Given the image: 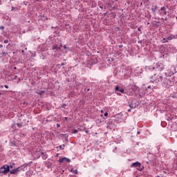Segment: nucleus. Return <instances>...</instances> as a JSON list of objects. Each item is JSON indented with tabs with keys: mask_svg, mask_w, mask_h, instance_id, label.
I'll use <instances>...</instances> for the list:
<instances>
[{
	"mask_svg": "<svg viewBox=\"0 0 177 177\" xmlns=\"http://www.w3.org/2000/svg\"><path fill=\"white\" fill-rule=\"evenodd\" d=\"M164 80V76L161 73H155L150 77V82L155 84L156 85H159Z\"/></svg>",
	"mask_w": 177,
	"mask_h": 177,
	"instance_id": "1",
	"label": "nucleus"
},
{
	"mask_svg": "<svg viewBox=\"0 0 177 177\" xmlns=\"http://www.w3.org/2000/svg\"><path fill=\"white\" fill-rule=\"evenodd\" d=\"M19 171H27V165H23L16 169H11L10 173L12 174H17Z\"/></svg>",
	"mask_w": 177,
	"mask_h": 177,
	"instance_id": "2",
	"label": "nucleus"
},
{
	"mask_svg": "<svg viewBox=\"0 0 177 177\" xmlns=\"http://www.w3.org/2000/svg\"><path fill=\"white\" fill-rule=\"evenodd\" d=\"M133 167H134V168H137L138 171H143V169L145 168V167L142 166V163L139 162L132 163L131 165V167L133 168Z\"/></svg>",
	"mask_w": 177,
	"mask_h": 177,
	"instance_id": "3",
	"label": "nucleus"
},
{
	"mask_svg": "<svg viewBox=\"0 0 177 177\" xmlns=\"http://www.w3.org/2000/svg\"><path fill=\"white\" fill-rule=\"evenodd\" d=\"M8 172H9V165H4L1 167L0 174H1V175H6Z\"/></svg>",
	"mask_w": 177,
	"mask_h": 177,
	"instance_id": "4",
	"label": "nucleus"
},
{
	"mask_svg": "<svg viewBox=\"0 0 177 177\" xmlns=\"http://www.w3.org/2000/svg\"><path fill=\"white\" fill-rule=\"evenodd\" d=\"M160 15L165 16L167 15V7H162L160 10Z\"/></svg>",
	"mask_w": 177,
	"mask_h": 177,
	"instance_id": "5",
	"label": "nucleus"
},
{
	"mask_svg": "<svg viewBox=\"0 0 177 177\" xmlns=\"http://www.w3.org/2000/svg\"><path fill=\"white\" fill-rule=\"evenodd\" d=\"M156 68H158L159 71H162V70H164V64L161 62L156 63Z\"/></svg>",
	"mask_w": 177,
	"mask_h": 177,
	"instance_id": "6",
	"label": "nucleus"
},
{
	"mask_svg": "<svg viewBox=\"0 0 177 177\" xmlns=\"http://www.w3.org/2000/svg\"><path fill=\"white\" fill-rule=\"evenodd\" d=\"M115 91L116 92H120V93H124V92L125 91V90L124 89V88H120V86H117L115 88Z\"/></svg>",
	"mask_w": 177,
	"mask_h": 177,
	"instance_id": "7",
	"label": "nucleus"
},
{
	"mask_svg": "<svg viewBox=\"0 0 177 177\" xmlns=\"http://www.w3.org/2000/svg\"><path fill=\"white\" fill-rule=\"evenodd\" d=\"M154 66H146L145 69L147 71H154Z\"/></svg>",
	"mask_w": 177,
	"mask_h": 177,
	"instance_id": "8",
	"label": "nucleus"
},
{
	"mask_svg": "<svg viewBox=\"0 0 177 177\" xmlns=\"http://www.w3.org/2000/svg\"><path fill=\"white\" fill-rule=\"evenodd\" d=\"M158 8L156 6H153L152 8H151V10L153 12V13H156V10H157Z\"/></svg>",
	"mask_w": 177,
	"mask_h": 177,
	"instance_id": "9",
	"label": "nucleus"
},
{
	"mask_svg": "<svg viewBox=\"0 0 177 177\" xmlns=\"http://www.w3.org/2000/svg\"><path fill=\"white\" fill-rule=\"evenodd\" d=\"M129 107L131 108V109H135V107H136V104H134V103H131V104H129Z\"/></svg>",
	"mask_w": 177,
	"mask_h": 177,
	"instance_id": "10",
	"label": "nucleus"
},
{
	"mask_svg": "<svg viewBox=\"0 0 177 177\" xmlns=\"http://www.w3.org/2000/svg\"><path fill=\"white\" fill-rule=\"evenodd\" d=\"M71 172H72V174H78V170L77 169H71Z\"/></svg>",
	"mask_w": 177,
	"mask_h": 177,
	"instance_id": "11",
	"label": "nucleus"
},
{
	"mask_svg": "<svg viewBox=\"0 0 177 177\" xmlns=\"http://www.w3.org/2000/svg\"><path fill=\"white\" fill-rule=\"evenodd\" d=\"M78 131H81V129H75L72 131V133H78Z\"/></svg>",
	"mask_w": 177,
	"mask_h": 177,
	"instance_id": "12",
	"label": "nucleus"
},
{
	"mask_svg": "<svg viewBox=\"0 0 177 177\" xmlns=\"http://www.w3.org/2000/svg\"><path fill=\"white\" fill-rule=\"evenodd\" d=\"M42 158H43V160H46V158H48V155L43 153Z\"/></svg>",
	"mask_w": 177,
	"mask_h": 177,
	"instance_id": "13",
	"label": "nucleus"
},
{
	"mask_svg": "<svg viewBox=\"0 0 177 177\" xmlns=\"http://www.w3.org/2000/svg\"><path fill=\"white\" fill-rule=\"evenodd\" d=\"M64 147H66V145H60V146H59V149H60L61 150H64Z\"/></svg>",
	"mask_w": 177,
	"mask_h": 177,
	"instance_id": "14",
	"label": "nucleus"
},
{
	"mask_svg": "<svg viewBox=\"0 0 177 177\" xmlns=\"http://www.w3.org/2000/svg\"><path fill=\"white\" fill-rule=\"evenodd\" d=\"M64 161H66V162H70L71 161V160H70V158H64Z\"/></svg>",
	"mask_w": 177,
	"mask_h": 177,
	"instance_id": "15",
	"label": "nucleus"
},
{
	"mask_svg": "<svg viewBox=\"0 0 177 177\" xmlns=\"http://www.w3.org/2000/svg\"><path fill=\"white\" fill-rule=\"evenodd\" d=\"M53 50H55V52L57 51L58 50H57V46H53Z\"/></svg>",
	"mask_w": 177,
	"mask_h": 177,
	"instance_id": "16",
	"label": "nucleus"
},
{
	"mask_svg": "<svg viewBox=\"0 0 177 177\" xmlns=\"http://www.w3.org/2000/svg\"><path fill=\"white\" fill-rule=\"evenodd\" d=\"M58 161L59 162H63L64 161V158H60Z\"/></svg>",
	"mask_w": 177,
	"mask_h": 177,
	"instance_id": "17",
	"label": "nucleus"
},
{
	"mask_svg": "<svg viewBox=\"0 0 177 177\" xmlns=\"http://www.w3.org/2000/svg\"><path fill=\"white\" fill-rule=\"evenodd\" d=\"M38 95H44L45 93V91H41L40 92L37 93Z\"/></svg>",
	"mask_w": 177,
	"mask_h": 177,
	"instance_id": "18",
	"label": "nucleus"
},
{
	"mask_svg": "<svg viewBox=\"0 0 177 177\" xmlns=\"http://www.w3.org/2000/svg\"><path fill=\"white\" fill-rule=\"evenodd\" d=\"M57 50H63V49H62V44L59 45V47H57Z\"/></svg>",
	"mask_w": 177,
	"mask_h": 177,
	"instance_id": "19",
	"label": "nucleus"
},
{
	"mask_svg": "<svg viewBox=\"0 0 177 177\" xmlns=\"http://www.w3.org/2000/svg\"><path fill=\"white\" fill-rule=\"evenodd\" d=\"M17 125L18 128H21V127H23L21 125V124H20V123H17Z\"/></svg>",
	"mask_w": 177,
	"mask_h": 177,
	"instance_id": "20",
	"label": "nucleus"
},
{
	"mask_svg": "<svg viewBox=\"0 0 177 177\" xmlns=\"http://www.w3.org/2000/svg\"><path fill=\"white\" fill-rule=\"evenodd\" d=\"M13 165H11L9 166V171H10V169H13Z\"/></svg>",
	"mask_w": 177,
	"mask_h": 177,
	"instance_id": "21",
	"label": "nucleus"
},
{
	"mask_svg": "<svg viewBox=\"0 0 177 177\" xmlns=\"http://www.w3.org/2000/svg\"><path fill=\"white\" fill-rule=\"evenodd\" d=\"M30 174H31V171H27V172H26L27 176H30Z\"/></svg>",
	"mask_w": 177,
	"mask_h": 177,
	"instance_id": "22",
	"label": "nucleus"
},
{
	"mask_svg": "<svg viewBox=\"0 0 177 177\" xmlns=\"http://www.w3.org/2000/svg\"><path fill=\"white\" fill-rule=\"evenodd\" d=\"M104 115V117H107V115H109V113L107 112H105Z\"/></svg>",
	"mask_w": 177,
	"mask_h": 177,
	"instance_id": "23",
	"label": "nucleus"
},
{
	"mask_svg": "<svg viewBox=\"0 0 177 177\" xmlns=\"http://www.w3.org/2000/svg\"><path fill=\"white\" fill-rule=\"evenodd\" d=\"M8 42H9V41H8V39L4 40V44H8Z\"/></svg>",
	"mask_w": 177,
	"mask_h": 177,
	"instance_id": "24",
	"label": "nucleus"
},
{
	"mask_svg": "<svg viewBox=\"0 0 177 177\" xmlns=\"http://www.w3.org/2000/svg\"><path fill=\"white\" fill-rule=\"evenodd\" d=\"M4 87L6 88V89H8V88H9V86L5 85Z\"/></svg>",
	"mask_w": 177,
	"mask_h": 177,
	"instance_id": "25",
	"label": "nucleus"
},
{
	"mask_svg": "<svg viewBox=\"0 0 177 177\" xmlns=\"http://www.w3.org/2000/svg\"><path fill=\"white\" fill-rule=\"evenodd\" d=\"M57 128H60V124H57Z\"/></svg>",
	"mask_w": 177,
	"mask_h": 177,
	"instance_id": "26",
	"label": "nucleus"
},
{
	"mask_svg": "<svg viewBox=\"0 0 177 177\" xmlns=\"http://www.w3.org/2000/svg\"><path fill=\"white\" fill-rule=\"evenodd\" d=\"M64 49H67V46H64Z\"/></svg>",
	"mask_w": 177,
	"mask_h": 177,
	"instance_id": "27",
	"label": "nucleus"
},
{
	"mask_svg": "<svg viewBox=\"0 0 177 177\" xmlns=\"http://www.w3.org/2000/svg\"><path fill=\"white\" fill-rule=\"evenodd\" d=\"M85 132H86V133H89V131L86 130Z\"/></svg>",
	"mask_w": 177,
	"mask_h": 177,
	"instance_id": "28",
	"label": "nucleus"
},
{
	"mask_svg": "<svg viewBox=\"0 0 177 177\" xmlns=\"http://www.w3.org/2000/svg\"><path fill=\"white\" fill-rule=\"evenodd\" d=\"M1 30H3V26L0 27Z\"/></svg>",
	"mask_w": 177,
	"mask_h": 177,
	"instance_id": "29",
	"label": "nucleus"
},
{
	"mask_svg": "<svg viewBox=\"0 0 177 177\" xmlns=\"http://www.w3.org/2000/svg\"><path fill=\"white\" fill-rule=\"evenodd\" d=\"M165 42H168V41L165 40V38L163 39Z\"/></svg>",
	"mask_w": 177,
	"mask_h": 177,
	"instance_id": "30",
	"label": "nucleus"
},
{
	"mask_svg": "<svg viewBox=\"0 0 177 177\" xmlns=\"http://www.w3.org/2000/svg\"><path fill=\"white\" fill-rule=\"evenodd\" d=\"M138 31H140V28H138Z\"/></svg>",
	"mask_w": 177,
	"mask_h": 177,
	"instance_id": "31",
	"label": "nucleus"
},
{
	"mask_svg": "<svg viewBox=\"0 0 177 177\" xmlns=\"http://www.w3.org/2000/svg\"><path fill=\"white\" fill-rule=\"evenodd\" d=\"M119 48H122V45L119 46Z\"/></svg>",
	"mask_w": 177,
	"mask_h": 177,
	"instance_id": "32",
	"label": "nucleus"
},
{
	"mask_svg": "<svg viewBox=\"0 0 177 177\" xmlns=\"http://www.w3.org/2000/svg\"><path fill=\"white\" fill-rule=\"evenodd\" d=\"M0 48H2V44H0Z\"/></svg>",
	"mask_w": 177,
	"mask_h": 177,
	"instance_id": "33",
	"label": "nucleus"
},
{
	"mask_svg": "<svg viewBox=\"0 0 177 177\" xmlns=\"http://www.w3.org/2000/svg\"><path fill=\"white\" fill-rule=\"evenodd\" d=\"M167 39H171V38H170V37H168Z\"/></svg>",
	"mask_w": 177,
	"mask_h": 177,
	"instance_id": "34",
	"label": "nucleus"
},
{
	"mask_svg": "<svg viewBox=\"0 0 177 177\" xmlns=\"http://www.w3.org/2000/svg\"><path fill=\"white\" fill-rule=\"evenodd\" d=\"M14 68H15V70H16V69H17L16 66H15V67H14Z\"/></svg>",
	"mask_w": 177,
	"mask_h": 177,
	"instance_id": "35",
	"label": "nucleus"
},
{
	"mask_svg": "<svg viewBox=\"0 0 177 177\" xmlns=\"http://www.w3.org/2000/svg\"><path fill=\"white\" fill-rule=\"evenodd\" d=\"M138 133H140V131H138Z\"/></svg>",
	"mask_w": 177,
	"mask_h": 177,
	"instance_id": "36",
	"label": "nucleus"
},
{
	"mask_svg": "<svg viewBox=\"0 0 177 177\" xmlns=\"http://www.w3.org/2000/svg\"><path fill=\"white\" fill-rule=\"evenodd\" d=\"M128 111H131V109H129Z\"/></svg>",
	"mask_w": 177,
	"mask_h": 177,
	"instance_id": "37",
	"label": "nucleus"
},
{
	"mask_svg": "<svg viewBox=\"0 0 177 177\" xmlns=\"http://www.w3.org/2000/svg\"><path fill=\"white\" fill-rule=\"evenodd\" d=\"M64 64H62V66H64Z\"/></svg>",
	"mask_w": 177,
	"mask_h": 177,
	"instance_id": "38",
	"label": "nucleus"
},
{
	"mask_svg": "<svg viewBox=\"0 0 177 177\" xmlns=\"http://www.w3.org/2000/svg\"><path fill=\"white\" fill-rule=\"evenodd\" d=\"M101 113H103V111H101Z\"/></svg>",
	"mask_w": 177,
	"mask_h": 177,
	"instance_id": "39",
	"label": "nucleus"
},
{
	"mask_svg": "<svg viewBox=\"0 0 177 177\" xmlns=\"http://www.w3.org/2000/svg\"><path fill=\"white\" fill-rule=\"evenodd\" d=\"M65 120H67V118H65Z\"/></svg>",
	"mask_w": 177,
	"mask_h": 177,
	"instance_id": "40",
	"label": "nucleus"
},
{
	"mask_svg": "<svg viewBox=\"0 0 177 177\" xmlns=\"http://www.w3.org/2000/svg\"><path fill=\"white\" fill-rule=\"evenodd\" d=\"M165 20H167V18H165Z\"/></svg>",
	"mask_w": 177,
	"mask_h": 177,
	"instance_id": "41",
	"label": "nucleus"
},
{
	"mask_svg": "<svg viewBox=\"0 0 177 177\" xmlns=\"http://www.w3.org/2000/svg\"><path fill=\"white\" fill-rule=\"evenodd\" d=\"M148 88H150V86H148Z\"/></svg>",
	"mask_w": 177,
	"mask_h": 177,
	"instance_id": "42",
	"label": "nucleus"
}]
</instances>
